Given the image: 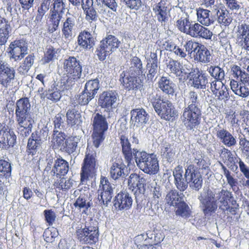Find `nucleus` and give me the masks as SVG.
Wrapping results in <instances>:
<instances>
[{"instance_id": "obj_26", "label": "nucleus", "mask_w": 249, "mask_h": 249, "mask_svg": "<svg viewBox=\"0 0 249 249\" xmlns=\"http://www.w3.org/2000/svg\"><path fill=\"white\" fill-rule=\"evenodd\" d=\"M18 133L23 137H28L32 132L34 119L16 120Z\"/></svg>"}, {"instance_id": "obj_35", "label": "nucleus", "mask_w": 249, "mask_h": 249, "mask_svg": "<svg viewBox=\"0 0 249 249\" xmlns=\"http://www.w3.org/2000/svg\"><path fill=\"white\" fill-rule=\"evenodd\" d=\"M147 162L142 171L149 175H155L159 170V161L156 155L153 154Z\"/></svg>"}, {"instance_id": "obj_15", "label": "nucleus", "mask_w": 249, "mask_h": 249, "mask_svg": "<svg viewBox=\"0 0 249 249\" xmlns=\"http://www.w3.org/2000/svg\"><path fill=\"white\" fill-rule=\"evenodd\" d=\"M118 99V93L115 90H109L100 94L98 103L102 108L110 110L115 107Z\"/></svg>"}, {"instance_id": "obj_33", "label": "nucleus", "mask_w": 249, "mask_h": 249, "mask_svg": "<svg viewBox=\"0 0 249 249\" xmlns=\"http://www.w3.org/2000/svg\"><path fill=\"white\" fill-rule=\"evenodd\" d=\"M197 20L202 25L208 26L214 22V18L207 9L199 8L197 10Z\"/></svg>"}, {"instance_id": "obj_60", "label": "nucleus", "mask_w": 249, "mask_h": 249, "mask_svg": "<svg viewBox=\"0 0 249 249\" xmlns=\"http://www.w3.org/2000/svg\"><path fill=\"white\" fill-rule=\"evenodd\" d=\"M202 44L199 43L197 42H195L192 40L187 41L183 46L184 48L185 49L186 52L188 53V54L191 55L194 53V55L196 54Z\"/></svg>"}, {"instance_id": "obj_42", "label": "nucleus", "mask_w": 249, "mask_h": 249, "mask_svg": "<svg viewBox=\"0 0 249 249\" xmlns=\"http://www.w3.org/2000/svg\"><path fill=\"white\" fill-rule=\"evenodd\" d=\"M184 102L187 105L185 108H199L198 96L197 93L194 91H191L187 94Z\"/></svg>"}, {"instance_id": "obj_59", "label": "nucleus", "mask_w": 249, "mask_h": 249, "mask_svg": "<svg viewBox=\"0 0 249 249\" xmlns=\"http://www.w3.org/2000/svg\"><path fill=\"white\" fill-rule=\"evenodd\" d=\"M50 0H44L39 7L37 11V14L36 18V20L40 22L43 16L48 11L50 5Z\"/></svg>"}, {"instance_id": "obj_19", "label": "nucleus", "mask_w": 249, "mask_h": 249, "mask_svg": "<svg viewBox=\"0 0 249 249\" xmlns=\"http://www.w3.org/2000/svg\"><path fill=\"white\" fill-rule=\"evenodd\" d=\"M123 85L128 90L141 89L143 86V82L138 75L127 74L123 77Z\"/></svg>"}, {"instance_id": "obj_38", "label": "nucleus", "mask_w": 249, "mask_h": 249, "mask_svg": "<svg viewBox=\"0 0 249 249\" xmlns=\"http://www.w3.org/2000/svg\"><path fill=\"white\" fill-rule=\"evenodd\" d=\"M216 11V15L217 17V22L224 26H228L232 20L229 12L224 9H215Z\"/></svg>"}, {"instance_id": "obj_29", "label": "nucleus", "mask_w": 249, "mask_h": 249, "mask_svg": "<svg viewBox=\"0 0 249 249\" xmlns=\"http://www.w3.org/2000/svg\"><path fill=\"white\" fill-rule=\"evenodd\" d=\"M93 130L105 132L108 129V123L105 116L99 113L92 117Z\"/></svg>"}, {"instance_id": "obj_13", "label": "nucleus", "mask_w": 249, "mask_h": 249, "mask_svg": "<svg viewBox=\"0 0 249 249\" xmlns=\"http://www.w3.org/2000/svg\"><path fill=\"white\" fill-rule=\"evenodd\" d=\"M31 104L28 98L17 101L15 106L16 120L34 119L31 113Z\"/></svg>"}, {"instance_id": "obj_63", "label": "nucleus", "mask_w": 249, "mask_h": 249, "mask_svg": "<svg viewBox=\"0 0 249 249\" xmlns=\"http://www.w3.org/2000/svg\"><path fill=\"white\" fill-rule=\"evenodd\" d=\"M113 191L99 192H98L97 198L100 204L107 205L113 196Z\"/></svg>"}, {"instance_id": "obj_41", "label": "nucleus", "mask_w": 249, "mask_h": 249, "mask_svg": "<svg viewBox=\"0 0 249 249\" xmlns=\"http://www.w3.org/2000/svg\"><path fill=\"white\" fill-rule=\"evenodd\" d=\"M182 196H183V194H179L177 190H171L166 196V202L170 206H177L181 201Z\"/></svg>"}, {"instance_id": "obj_53", "label": "nucleus", "mask_w": 249, "mask_h": 249, "mask_svg": "<svg viewBox=\"0 0 249 249\" xmlns=\"http://www.w3.org/2000/svg\"><path fill=\"white\" fill-rule=\"evenodd\" d=\"M151 231L146 233V234H142L140 235H138L135 237L134 242L137 248L140 247L143 245V243H145L147 245L148 242H147V238H148L150 239H152L154 237V240L156 242H160V239H159L158 240H156V236L155 234H150Z\"/></svg>"}, {"instance_id": "obj_18", "label": "nucleus", "mask_w": 249, "mask_h": 249, "mask_svg": "<svg viewBox=\"0 0 249 249\" xmlns=\"http://www.w3.org/2000/svg\"><path fill=\"white\" fill-rule=\"evenodd\" d=\"M130 123L131 125L140 127L147 123L149 115L143 108H137L131 111Z\"/></svg>"}, {"instance_id": "obj_61", "label": "nucleus", "mask_w": 249, "mask_h": 249, "mask_svg": "<svg viewBox=\"0 0 249 249\" xmlns=\"http://www.w3.org/2000/svg\"><path fill=\"white\" fill-rule=\"evenodd\" d=\"M177 206V209L176 211L177 215L185 218L188 217L190 215L189 207L185 202L181 201Z\"/></svg>"}, {"instance_id": "obj_49", "label": "nucleus", "mask_w": 249, "mask_h": 249, "mask_svg": "<svg viewBox=\"0 0 249 249\" xmlns=\"http://www.w3.org/2000/svg\"><path fill=\"white\" fill-rule=\"evenodd\" d=\"M207 71L214 80H223L225 78V73L224 70L216 66H211L208 67Z\"/></svg>"}, {"instance_id": "obj_52", "label": "nucleus", "mask_w": 249, "mask_h": 249, "mask_svg": "<svg viewBox=\"0 0 249 249\" xmlns=\"http://www.w3.org/2000/svg\"><path fill=\"white\" fill-rule=\"evenodd\" d=\"M99 88V81L98 79H95L87 82L85 86L84 90L95 97Z\"/></svg>"}, {"instance_id": "obj_32", "label": "nucleus", "mask_w": 249, "mask_h": 249, "mask_svg": "<svg viewBox=\"0 0 249 249\" xmlns=\"http://www.w3.org/2000/svg\"><path fill=\"white\" fill-rule=\"evenodd\" d=\"M42 141L41 136L38 135L36 132L32 133L27 143L28 152L33 155H34L40 146Z\"/></svg>"}, {"instance_id": "obj_57", "label": "nucleus", "mask_w": 249, "mask_h": 249, "mask_svg": "<svg viewBox=\"0 0 249 249\" xmlns=\"http://www.w3.org/2000/svg\"><path fill=\"white\" fill-rule=\"evenodd\" d=\"M11 174V164L6 160H0V177L9 178Z\"/></svg>"}, {"instance_id": "obj_39", "label": "nucleus", "mask_w": 249, "mask_h": 249, "mask_svg": "<svg viewBox=\"0 0 249 249\" xmlns=\"http://www.w3.org/2000/svg\"><path fill=\"white\" fill-rule=\"evenodd\" d=\"M78 44L84 49H90L93 45V38L88 32L83 31L78 36Z\"/></svg>"}, {"instance_id": "obj_14", "label": "nucleus", "mask_w": 249, "mask_h": 249, "mask_svg": "<svg viewBox=\"0 0 249 249\" xmlns=\"http://www.w3.org/2000/svg\"><path fill=\"white\" fill-rule=\"evenodd\" d=\"M184 176L191 189L198 191L201 188L203 181L201 175L193 165L190 164L187 166Z\"/></svg>"}, {"instance_id": "obj_30", "label": "nucleus", "mask_w": 249, "mask_h": 249, "mask_svg": "<svg viewBox=\"0 0 249 249\" xmlns=\"http://www.w3.org/2000/svg\"><path fill=\"white\" fill-rule=\"evenodd\" d=\"M158 86L163 93L169 95H173L176 85L170 79L162 76L158 82Z\"/></svg>"}, {"instance_id": "obj_21", "label": "nucleus", "mask_w": 249, "mask_h": 249, "mask_svg": "<svg viewBox=\"0 0 249 249\" xmlns=\"http://www.w3.org/2000/svg\"><path fill=\"white\" fill-rule=\"evenodd\" d=\"M132 204L131 196L125 192L119 193L114 200V206L119 210H128L131 207Z\"/></svg>"}, {"instance_id": "obj_64", "label": "nucleus", "mask_w": 249, "mask_h": 249, "mask_svg": "<svg viewBox=\"0 0 249 249\" xmlns=\"http://www.w3.org/2000/svg\"><path fill=\"white\" fill-rule=\"evenodd\" d=\"M73 184V181L71 179L62 178L56 182L55 186L60 190H66L70 189Z\"/></svg>"}, {"instance_id": "obj_34", "label": "nucleus", "mask_w": 249, "mask_h": 249, "mask_svg": "<svg viewBox=\"0 0 249 249\" xmlns=\"http://www.w3.org/2000/svg\"><path fill=\"white\" fill-rule=\"evenodd\" d=\"M194 59L202 63H208L212 60L210 51L204 45H202L196 54L194 55Z\"/></svg>"}, {"instance_id": "obj_31", "label": "nucleus", "mask_w": 249, "mask_h": 249, "mask_svg": "<svg viewBox=\"0 0 249 249\" xmlns=\"http://www.w3.org/2000/svg\"><path fill=\"white\" fill-rule=\"evenodd\" d=\"M68 125L72 127L80 125L82 122V116L78 110L75 108L69 109L66 113Z\"/></svg>"}, {"instance_id": "obj_46", "label": "nucleus", "mask_w": 249, "mask_h": 249, "mask_svg": "<svg viewBox=\"0 0 249 249\" xmlns=\"http://www.w3.org/2000/svg\"><path fill=\"white\" fill-rule=\"evenodd\" d=\"M221 168L223 170V173L227 179L228 184L232 189V191L236 192L238 189L236 185L237 184V179L234 178V175L222 163Z\"/></svg>"}, {"instance_id": "obj_22", "label": "nucleus", "mask_w": 249, "mask_h": 249, "mask_svg": "<svg viewBox=\"0 0 249 249\" xmlns=\"http://www.w3.org/2000/svg\"><path fill=\"white\" fill-rule=\"evenodd\" d=\"M194 166L196 168L201 171L203 174L207 175L210 171V163L208 159L199 152L194 154Z\"/></svg>"}, {"instance_id": "obj_5", "label": "nucleus", "mask_w": 249, "mask_h": 249, "mask_svg": "<svg viewBox=\"0 0 249 249\" xmlns=\"http://www.w3.org/2000/svg\"><path fill=\"white\" fill-rule=\"evenodd\" d=\"M96 152L92 147L88 146L81 173V182L86 184L89 178L95 176L96 172Z\"/></svg>"}, {"instance_id": "obj_48", "label": "nucleus", "mask_w": 249, "mask_h": 249, "mask_svg": "<svg viewBox=\"0 0 249 249\" xmlns=\"http://www.w3.org/2000/svg\"><path fill=\"white\" fill-rule=\"evenodd\" d=\"M59 52L58 49H55L51 46L47 47L42 61L45 63H48L57 59Z\"/></svg>"}, {"instance_id": "obj_54", "label": "nucleus", "mask_w": 249, "mask_h": 249, "mask_svg": "<svg viewBox=\"0 0 249 249\" xmlns=\"http://www.w3.org/2000/svg\"><path fill=\"white\" fill-rule=\"evenodd\" d=\"M160 70L158 64H152L147 63L146 65V77L147 81L153 82L155 76L157 77L158 71Z\"/></svg>"}, {"instance_id": "obj_25", "label": "nucleus", "mask_w": 249, "mask_h": 249, "mask_svg": "<svg viewBox=\"0 0 249 249\" xmlns=\"http://www.w3.org/2000/svg\"><path fill=\"white\" fill-rule=\"evenodd\" d=\"M183 173L182 167L180 166L176 167L173 172L175 185L177 189L181 192L184 191L188 186V181L183 178Z\"/></svg>"}, {"instance_id": "obj_27", "label": "nucleus", "mask_w": 249, "mask_h": 249, "mask_svg": "<svg viewBox=\"0 0 249 249\" xmlns=\"http://www.w3.org/2000/svg\"><path fill=\"white\" fill-rule=\"evenodd\" d=\"M125 165L120 160L113 161L110 168V175L114 179H117L122 177L124 178L126 174L124 170L126 169Z\"/></svg>"}, {"instance_id": "obj_1", "label": "nucleus", "mask_w": 249, "mask_h": 249, "mask_svg": "<svg viewBox=\"0 0 249 249\" xmlns=\"http://www.w3.org/2000/svg\"><path fill=\"white\" fill-rule=\"evenodd\" d=\"M231 192L225 189L213 191L210 189H204L198 199L202 212L206 216L212 215L217 209L218 206L224 213L229 212L235 213L236 208L230 207L228 201L232 197Z\"/></svg>"}, {"instance_id": "obj_47", "label": "nucleus", "mask_w": 249, "mask_h": 249, "mask_svg": "<svg viewBox=\"0 0 249 249\" xmlns=\"http://www.w3.org/2000/svg\"><path fill=\"white\" fill-rule=\"evenodd\" d=\"M167 70L176 76H180L183 73L181 64L173 59H170L167 63Z\"/></svg>"}, {"instance_id": "obj_56", "label": "nucleus", "mask_w": 249, "mask_h": 249, "mask_svg": "<svg viewBox=\"0 0 249 249\" xmlns=\"http://www.w3.org/2000/svg\"><path fill=\"white\" fill-rule=\"evenodd\" d=\"M45 96L52 101L56 102L61 97V90L55 86L53 88L52 87L51 89L46 91Z\"/></svg>"}, {"instance_id": "obj_44", "label": "nucleus", "mask_w": 249, "mask_h": 249, "mask_svg": "<svg viewBox=\"0 0 249 249\" xmlns=\"http://www.w3.org/2000/svg\"><path fill=\"white\" fill-rule=\"evenodd\" d=\"M80 138L79 136H71L65 141L64 147L62 150L65 151L69 154L74 152L77 146V143L80 142Z\"/></svg>"}, {"instance_id": "obj_62", "label": "nucleus", "mask_w": 249, "mask_h": 249, "mask_svg": "<svg viewBox=\"0 0 249 249\" xmlns=\"http://www.w3.org/2000/svg\"><path fill=\"white\" fill-rule=\"evenodd\" d=\"M63 14L60 12L58 13L55 11H52L50 16V20L52 22L53 27L51 29L52 32L56 31L58 27L60 21L61 20Z\"/></svg>"}, {"instance_id": "obj_11", "label": "nucleus", "mask_w": 249, "mask_h": 249, "mask_svg": "<svg viewBox=\"0 0 249 249\" xmlns=\"http://www.w3.org/2000/svg\"><path fill=\"white\" fill-rule=\"evenodd\" d=\"M208 74L198 68L192 69L188 73L187 78L190 85L196 89H205L208 87Z\"/></svg>"}, {"instance_id": "obj_43", "label": "nucleus", "mask_w": 249, "mask_h": 249, "mask_svg": "<svg viewBox=\"0 0 249 249\" xmlns=\"http://www.w3.org/2000/svg\"><path fill=\"white\" fill-rule=\"evenodd\" d=\"M53 132L52 142L53 146L62 150L64 147L66 136L64 133L58 130H53Z\"/></svg>"}, {"instance_id": "obj_40", "label": "nucleus", "mask_w": 249, "mask_h": 249, "mask_svg": "<svg viewBox=\"0 0 249 249\" xmlns=\"http://www.w3.org/2000/svg\"><path fill=\"white\" fill-rule=\"evenodd\" d=\"M230 86L231 90L235 94L243 98H246L249 95V89L242 84H239L237 81L231 80Z\"/></svg>"}, {"instance_id": "obj_37", "label": "nucleus", "mask_w": 249, "mask_h": 249, "mask_svg": "<svg viewBox=\"0 0 249 249\" xmlns=\"http://www.w3.org/2000/svg\"><path fill=\"white\" fill-rule=\"evenodd\" d=\"M142 64L141 60L137 56L133 57L130 60V67L127 74L139 75L142 73Z\"/></svg>"}, {"instance_id": "obj_8", "label": "nucleus", "mask_w": 249, "mask_h": 249, "mask_svg": "<svg viewBox=\"0 0 249 249\" xmlns=\"http://www.w3.org/2000/svg\"><path fill=\"white\" fill-rule=\"evenodd\" d=\"M201 114L200 108L184 107L180 119L187 129L192 130L199 124Z\"/></svg>"}, {"instance_id": "obj_7", "label": "nucleus", "mask_w": 249, "mask_h": 249, "mask_svg": "<svg viewBox=\"0 0 249 249\" xmlns=\"http://www.w3.org/2000/svg\"><path fill=\"white\" fill-rule=\"evenodd\" d=\"M121 41L115 36H107L101 42L96 51V54L101 61L104 60L107 56L115 51L119 47Z\"/></svg>"}, {"instance_id": "obj_58", "label": "nucleus", "mask_w": 249, "mask_h": 249, "mask_svg": "<svg viewBox=\"0 0 249 249\" xmlns=\"http://www.w3.org/2000/svg\"><path fill=\"white\" fill-rule=\"evenodd\" d=\"M65 116L61 113H58L55 115L53 119L54 124V130L62 131L65 128Z\"/></svg>"}, {"instance_id": "obj_17", "label": "nucleus", "mask_w": 249, "mask_h": 249, "mask_svg": "<svg viewBox=\"0 0 249 249\" xmlns=\"http://www.w3.org/2000/svg\"><path fill=\"white\" fill-rule=\"evenodd\" d=\"M152 9L159 22L162 24L168 21L170 16V8L166 1L161 0L153 5Z\"/></svg>"}, {"instance_id": "obj_45", "label": "nucleus", "mask_w": 249, "mask_h": 249, "mask_svg": "<svg viewBox=\"0 0 249 249\" xmlns=\"http://www.w3.org/2000/svg\"><path fill=\"white\" fill-rule=\"evenodd\" d=\"M193 22L187 18H181L177 21V26L178 30L187 35H189Z\"/></svg>"}, {"instance_id": "obj_51", "label": "nucleus", "mask_w": 249, "mask_h": 249, "mask_svg": "<svg viewBox=\"0 0 249 249\" xmlns=\"http://www.w3.org/2000/svg\"><path fill=\"white\" fill-rule=\"evenodd\" d=\"M35 56L33 54L28 55L24 59L22 63L18 68L20 73L24 74L26 73L33 66L34 62Z\"/></svg>"}, {"instance_id": "obj_55", "label": "nucleus", "mask_w": 249, "mask_h": 249, "mask_svg": "<svg viewBox=\"0 0 249 249\" xmlns=\"http://www.w3.org/2000/svg\"><path fill=\"white\" fill-rule=\"evenodd\" d=\"M86 19L90 23L92 30L96 28V22L98 19V14L94 8L90 9L84 11Z\"/></svg>"}, {"instance_id": "obj_4", "label": "nucleus", "mask_w": 249, "mask_h": 249, "mask_svg": "<svg viewBox=\"0 0 249 249\" xmlns=\"http://www.w3.org/2000/svg\"><path fill=\"white\" fill-rule=\"evenodd\" d=\"M155 112L162 119L166 120H173L177 116V112L172 103L169 100H161L157 95H151L149 97Z\"/></svg>"}, {"instance_id": "obj_10", "label": "nucleus", "mask_w": 249, "mask_h": 249, "mask_svg": "<svg viewBox=\"0 0 249 249\" xmlns=\"http://www.w3.org/2000/svg\"><path fill=\"white\" fill-rule=\"evenodd\" d=\"M8 49L10 59L19 62L28 53V43L23 39L16 40L11 42Z\"/></svg>"}, {"instance_id": "obj_12", "label": "nucleus", "mask_w": 249, "mask_h": 249, "mask_svg": "<svg viewBox=\"0 0 249 249\" xmlns=\"http://www.w3.org/2000/svg\"><path fill=\"white\" fill-rule=\"evenodd\" d=\"M78 240L82 244H92L98 241V228L96 226H85L76 230Z\"/></svg>"}, {"instance_id": "obj_2", "label": "nucleus", "mask_w": 249, "mask_h": 249, "mask_svg": "<svg viewBox=\"0 0 249 249\" xmlns=\"http://www.w3.org/2000/svg\"><path fill=\"white\" fill-rule=\"evenodd\" d=\"M120 141L122 153L128 165L131 163L134 157L137 166L142 171V169L144 168L147 162L153 154H149L134 148H132L128 138L125 136L122 135Z\"/></svg>"}, {"instance_id": "obj_28", "label": "nucleus", "mask_w": 249, "mask_h": 249, "mask_svg": "<svg viewBox=\"0 0 249 249\" xmlns=\"http://www.w3.org/2000/svg\"><path fill=\"white\" fill-rule=\"evenodd\" d=\"M69 170L68 162L62 158H57L53 164L51 173L56 176H64L67 174Z\"/></svg>"}, {"instance_id": "obj_50", "label": "nucleus", "mask_w": 249, "mask_h": 249, "mask_svg": "<svg viewBox=\"0 0 249 249\" xmlns=\"http://www.w3.org/2000/svg\"><path fill=\"white\" fill-rule=\"evenodd\" d=\"M161 156L168 162H172L174 158L175 151L173 146L169 143H164L161 149Z\"/></svg>"}, {"instance_id": "obj_3", "label": "nucleus", "mask_w": 249, "mask_h": 249, "mask_svg": "<svg viewBox=\"0 0 249 249\" xmlns=\"http://www.w3.org/2000/svg\"><path fill=\"white\" fill-rule=\"evenodd\" d=\"M63 69L67 76L63 79L62 90L69 89L81 76L82 66L79 60L70 56L64 60ZM62 83V82H61Z\"/></svg>"}, {"instance_id": "obj_20", "label": "nucleus", "mask_w": 249, "mask_h": 249, "mask_svg": "<svg viewBox=\"0 0 249 249\" xmlns=\"http://www.w3.org/2000/svg\"><path fill=\"white\" fill-rule=\"evenodd\" d=\"M216 136L218 139L225 145L227 147H232L235 146L237 142L235 137H234L226 129L220 127L215 128Z\"/></svg>"}, {"instance_id": "obj_24", "label": "nucleus", "mask_w": 249, "mask_h": 249, "mask_svg": "<svg viewBox=\"0 0 249 249\" xmlns=\"http://www.w3.org/2000/svg\"><path fill=\"white\" fill-rule=\"evenodd\" d=\"M63 22L62 32L65 38H71L76 27V17L70 13Z\"/></svg>"}, {"instance_id": "obj_16", "label": "nucleus", "mask_w": 249, "mask_h": 249, "mask_svg": "<svg viewBox=\"0 0 249 249\" xmlns=\"http://www.w3.org/2000/svg\"><path fill=\"white\" fill-rule=\"evenodd\" d=\"M14 132L5 124L0 123V147L7 149L13 146L16 141Z\"/></svg>"}, {"instance_id": "obj_36", "label": "nucleus", "mask_w": 249, "mask_h": 249, "mask_svg": "<svg viewBox=\"0 0 249 249\" xmlns=\"http://www.w3.org/2000/svg\"><path fill=\"white\" fill-rule=\"evenodd\" d=\"M237 36L243 39L244 48L249 52V24H244L238 27Z\"/></svg>"}, {"instance_id": "obj_6", "label": "nucleus", "mask_w": 249, "mask_h": 249, "mask_svg": "<svg viewBox=\"0 0 249 249\" xmlns=\"http://www.w3.org/2000/svg\"><path fill=\"white\" fill-rule=\"evenodd\" d=\"M146 183L147 178L137 174H131L129 177L128 186L134 192L138 205H141L145 198Z\"/></svg>"}, {"instance_id": "obj_9", "label": "nucleus", "mask_w": 249, "mask_h": 249, "mask_svg": "<svg viewBox=\"0 0 249 249\" xmlns=\"http://www.w3.org/2000/svg\"><path fill=\"white\" fill-rule=\"evenodd\" d=\"M15 70L1 56H0V84L7 89L13 86L15 77Z\"/></svg>"}, {"instance_id": "obj_23", "label": "nucleus", "mask_w": 249, "mask_h": 249, "mask_svg": "<svg viewBox=\"0 0 249 249\" xmlns=\"http://www.w3.org/2000/svg\"><path fill=\"white\" fill-rule=\"evenodd\" d=\"M189 36L193 37H201L205 39H211L213 33L207 28H206L198 23L193 24Z\"/></svg>"}]
</instances>
